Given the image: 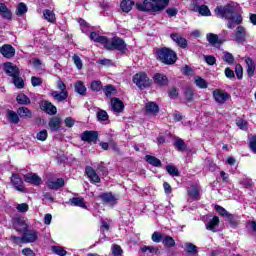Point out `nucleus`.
<instances>
[{"mask_svg":"<svg viewBox=\"0 0 256 256\" xmlns=\"http://www.w3.org/2000/svg\"><path fill=\"white\" fill-rule=\"evenodd\" d=\"M215 15L220 19H227L228 29H235L237 25L243 23V17L237 13V4L230 3L225 6H217L215 8Z\"/></svg>","mask_w":256,"mask_h":256,"instance_id":"obj_1","label":"nucleus"},{"mask_svg":"<svg viewBox=\"0 0 256 256\" xmlns=\"http://www.w3.org/2000/svg\"><path fill=\"white\" fill-rule=\"evenodd\" d=\"M169 5V0H144L143 4H137L140 11H161Z\"/></svg>","mask_w":256,"mask_h":256,"instance_id":"obj_2","label":"nucleus"},{"mask_svg":"<svg viewBox=\"0 0 256 256\" xmlns=\"http://www.w3.org/2000/svg\"><path fill=\"white\" fill-rule=\"evenodd\" d=\"M156 55L164 65H174L177 61V54L169 48L158 49Z\"/></svg>","mask_w":256,"mask_h":256,"instance_id":"obj_3","label":"nucleus"},{"mask_svg":"<svg viewBox=\"0 0 256 256\" xmlns=\"http://www.w3.org/2000/svg\"><path fill=\"white\" fill-rule=\"evenodd\" d=\"M105 49H107L108 51L116 50L120 51V53H125V51H127V44L125 43L124 39L114 37L111 40H107Z\"/></svg>","mask_w":256,"mask_h":256,"instance_id":"obj_4","label":"nucleus"},{"mask_svg":"<svg viewBox=\"0 0 256 256\" xmlns=\"http://www.w3.org/2000/svg\"><path fill=\"white\" fill-rule=\"evenodd\" d=\"M57 89H59L61 92L58 91H51L50 95L55 99V101H58V103H63V101L67 100V97H69V92H67V86L63 81L58 80L57 81Z\"/></svg>","mask_w":256,"mask_h":256,"instance_id":"obj_5","label":"nucleus"},{"mask_svg":"<svg viewBox=\"0 0 256 256\" xmlns=\"http://www.w3.org/2000/svg\"><path fill=\"white\" fill-rule=\"evenodd\" d=\"M13 229L18 233H25L29 229V224H27V218L16 217L12 220Z\"/></svg>","mask_w":256,"mask_h":256,"instance_id":"obj_6","label":"nucleus"},{"mask_svg":"<svg viewBox=\"0 0 256 256\" xmlns=\"http://www.w3.org/2000/svg\"><path fill=\"white\" fill-rule=\"evenodd\" d=\"M133 83H135V85H137L139 89H146V87H149V85H151V81L145 73H138L134 75Z\"/></svg>","mask_w":256,"mask_h":256,"instance_id":"obj_7","label":"nucleus"},{"mask_svg":"<svg viewBox=\"0 0 256 256\" xmlns=\"http://www.w3.org/2000/svg\"><path fill=\"white\" fill-rule=\"evenodd\" d=\"M13 239L15 240H19L21 239V241L23 243H35V241H37V239H39V232L35 231V230H26L23 232L22 237H14Z\"/></svg>","mask_w":256,"mask_h":256,"instance_id":"obj_8","label":"nucleus"},{"mask_svg":"<svg viewBox=\"0 0 256 256\" xmlns=\"http://www.w3.org/2000/svg\"><path fill=\"white\" fill-rule=\"evenodd\" d=\"M213 98L216 103H218L219 105H223L225 102L231 99V94L226 92L225 90L215 89L213 91Z\"/></svg>","mask_w":256,"mask_h":256,"instance_id":"obj_9","label":"nucleus"},{"mask_svg":"<svg viewBox=\"0 0 256 256\" xmlns=\"http://www.w3.org/2000/svg\"><path fill=\"white\" fill-rule=\"evenodd\" d=\"M100 199L104 203V205H108V207H115L117 205V202L119 201V198L117 196L113 195V193H103L99 195Z\"/></svg>","mask_w":256,"mask_h":256,"instance_id":"obj_10","label":"nucleus"},{"mask_svg":"<svg viewBox=\"0 0 256 256\" xmlns=\"http://www.w3.org/2000/svg\"><path fill=\"white\" fill-rule=\"evenodd\" d=\"M81 141H85L86 143H97L99 139V133L97 131H89L86 130L81 134Z\"/></svg>","mask_w":256,"mask_h":256,"instance_id":"obj_11","label":"nucleus"},{"mask_svg":"<svg viewBox=\"0 0 256 256\" xmlns=\"http://www.w3.org/2000/svg\"><path fill=\"white\" fill-rule=\"evenodd\" d=\"M4 71L6 75H8V77H12V79L14 77H19L20 75L19 68L11 62L4 63Z\"/></svg>","mask_w":256,"mask_h":256,"instance_id":"obj_12","label":"nucleus"},{"mask_svg":"<svg viewBox=\"0 0 256 256\" xmlns=\"http://www.w3.org/2000/svg\"><path fill=\"white\" fill-rule=\"evenodd\" d=\"M24 181L25 183H30V185H36V186H39L43 183V179H41V177H39V175L35 173L25 174Z\"/></svg>","mask_w":256,"mask_h":256,"instance_id":"obj_13","label":"nucleus"},{"mask_svg":"<svg viewBox=\"0 0 256 256\" xmlns=\"http://www.w3.org/2000/svg\"><path fill=\"white\" fill-rule=\"evenodd\" d=\"M85 174L87 175L88 179H90V182L101 183V177H99V174H97V171H95V169H93V167L86 166Z\"/></svg>","mask_w":256,"mask_h":256,"instance_id":"obj_14","label":"nucleus"},{"mask_svg":"<svg viewBox=\"0 0 256 256\" xmlns=\"http://www.w3.org/2000/svg\"><path fill=\"white\" fill-rule=\"evenodd\" d=\"M61 125H63V120L59 116H54L49 120L48 127H50V131L57 133L61 129Z\"/></svg>","mask_w":256,"mask_h":256,"instance_id":"obj_15","label":"nucleus"},{"mask_svg":"<svg viewBox=\"0 0 256 256\" xmlns=\"http://www.w3.org/2000/svg\"><path fill=\"white\" fill-rule=\"evenodd\" d=\"M246 38H247V30H245V27L238 26L236 28L234 41H236V43L243 44Z\"/></svg>","mask_w":256,"mask_h":256,"instance_id":"obj_16","label":"nucleus"},{"mask_svg":"<svg viewBox=\"0 0 256 256\" xmlns=\"http://www.w3.org/2000/svg\"><path fill=\"white\" fill-rule=\"evenodd\" d=\"M40 108L48 115H57V107H55V105L49 101H43L40 104Z\"/></svg>","mask_w":256,"mask_h":256,"instance_id":"obj_17","label":"nucleus"},{"mask_svg":"<svg viewBox=\"0 0 256 256\" xmlns=\"http://www.w3.org/2000/svg\"><path fill=\"white\" fill-rule=\"evenodd\" d=\"M46 185L53 191H59L61 187L65 186V180L63 178H58L57 180H48L46 181Z\"/></svg>","mask_w":256,"mask_h":256,"instance_id":"obj_18","label":"nucleus"},{"mask_svg":"<svg viewBox=\"0 0 256 256\" xmlns=\"http://www.w3.org/2000/svg\"><path fill=\"white\" fill-rule=\"evenodd\" d=\"M0 53L5 57L6 59H11L15 57V49L13 46L9 44H5L0 48Z\"/></svg>","mask_w":256,"mask_h":256,"instance_id":"obj_19","label":"nucleus"},{"mask_svg":"<svg viewBox=\"0 0 256 256\" xmlns=\"http://www.w3.org/2000/svg\"><path fill=\"white\" fill-rule=\"evenodd\" d=\"M11 181L16 191H19L20 193H25V186H23V179H21L19 175L13 174Z\"/></svg>","mask_w":256,"mask_h":256,"instance_id":"obj_20","label":"nucleus"},{"mask_svg":"<svg viewBox=\"0 0 256 256\" xmlns=\"http://www.w3.org/2000/svg\"><path fill=\"white\" fill-rule=\"evenodd\" d=\"M155 85H159V87H165L169 83L167 76L165 74L156 73L153 77Z\"/></svg>","mask_w":256,"mask_h":256,"instance_id":"obj_21","label":"nucleus"},{"mask_svg":"<svg viewBox=\"0 0 256 256\" xmlns=\"http://www.w3.org/2000/svg\"><path fill=\"white\" fill-rule=\"evenodd\" d=\"M90 39H91V41H94V43H100L104 47H106L107 41H108L107 37L101 36L97 32H91L90 33Z\"/></svg>","mask_w":256,"mask_h":256,"instance_id":"obj_22","label":"nucleus"},{"mask_svg":"<svg viewBox=\"0 0 256 256\" xmlns=\"http://www.w3.org/2000/svg\"><path fill=\"white\" fill-rule=\"evenodd\" d=\"M200 191L201 189L199 188V186L196 185H193L190 188H188L187 193L189 199H191L192 201H198Z\"/></svg>","mask_w":256,"mask_h":256,"instance_id":"obj_23","label":"nucleus"},{"mask_svg":"<svg viewBox=\"0 0 256 256\" xmlns=\"http://www.w3.org/2000/svg\"><path fill=\"white\" fill-rule=\"evenodd\" d=\"M111 107L112 111L114 113H122L125 105H123V102L119 100L118 98H112L111 99Z\"/></svg>","mask_w":256,"mask_h":256,"instance_id":"obj_24","label":"nucleus"},{"mask_svg":"<svg viewBox=\"0 0 256 256\" xmlns=\"http://www.w3.org/2000/svg\"><path fill=\"white\" fill-rule=\"evenodd\" d=\"M171 39L179 45V47H182V49H187V39L183 38L181 34H171Z\"/></svg>","mask_w":256,"mask_h":256,"instance_id":"obj_25","label":"nucleus"},{"mask_svg":"<svg viewBox=\"0 0 256 256\" xmlns=\"http://www.w3.org/2000/svg\"><path fill=\"white\" fill-rule=\"evenodd\" d=\"M219 218L217 216H214L207 224L206 229L208 231H212V233H215L217 231V227H219Z\"/></svg>","mask_w":256,"mask_h":256,"instance_id":"obj_26","label":"nucleus"},{"mask_svg":"<svg viewBox=\"0 0 256 256\" xmlns=\"http://www.w3.org/2000/svg\"><path fill=\"white\" fill-rule=\"evenodd\" d=\"M0 15L3 19L7 20H11L13 17L11 10H9V8H7V6L4 3H0Z\"/></svg>","mask_w":256,"mask_h":256,"instance_id":"obj_27","label":"nucleus"},{"mask_svg":"<svg viewBox=\"0 0 256 256\" xmlns=\"http://www.w3.org/2000/svg\"><path fill=\"white\" fill-rule=\"evenodd\" d=\"M145 109L147 113H150V115H157V113H159V105L155 102L146 103Z\"/></svg>","mask_w":256,"mask_h":256,"instance_id":"obj_28","label":"nucleus"},{"mask_svg":"<svg viewBox=\"0 0 256 256\" xmlns=\"http://www.w3.org/2000/svg\"><path fill=\"white\" fill-rule=\"evenodd\" d=\"M43 17L46 21H48V23H55V21H57V18L55 17V12L50 9H45L43 11Z\"/></svg>","mask_w":256,"mask_h":256,"instance_id":"obj_29","label":"nucleus"},{"mask_svg":"<svg viewBox=\"0 0 256 256\" xmlns=\"http://www.w3.org/2000/svg\"><path fill=\"white\" fill-rule=\"evenodd\" d=\"M206 39L208 41V43H210V45H221V43H223V41H221L219 39V36L217 34L214 33H208L206 35Z\"/></svg>","mask_w":256,"mask_h":256,"instance_id":"obj_30","label":"nucleus"},{"mask_svg":"<svg viewBox=\"0 0 256 256\" xmlns=\"http://www.w3.org/2000/svg\"><path fill=\"white\" fill-rule=\"evenodd\" d=\"M245 61H246L248 77H253V75H255V62H253V59L251 58H246Z\"/></svg>","mask_w":256,"mask_h":256,"instance_id":"obj_31","label":"nucleus"},{"mask_svg":"<svg viewBox=\"0 0 256 256\" xmlns=\"http://www.w3.org/2000/svg\"><path fill=\"white\" fill-rule=\"evenodd\" d=\"M133 5H135V2L132 0H123L120 7L124 13H129L133 9Z\"/></svg>","mask_w":256,"mask_h":256,"instance_id":"obj_32","label":"nucleus"},{"mask_svg":"<svg viewBox=\"0 0 256 256\" xmlns=\"http://www.w3.org/2000/svg\"><path fill=\"white\" fill-rule=\"evenodd\" d=\"M70 205H72L73 207H82V209H85L87 207L85 205V200L80 197L71 198Z\"/></svg>","mask_w":256,"mask_h":256,"instance_id":"obj_33","label":"nucleus"},{"mask_svg":"<svg viewBox=\"0 0 256 256\" xmlns=\"http://www.w3.org/2000/svg\"><path fill=\"white\" fill-rule=\"evenodd\" d=\"M184 97L188 103H191L195 99V91L191 87L184 88Z\"/></svg>","mask_w":256,"mask_h":256,"instance_id":"obj_34","label":"nucleus"},{"mask_svg":"<svg viewBox=\"0 0 256 256\" xmlns=\"http://www.w3.org/2000/svg\"><path fill=\"white\" fill-rule=\"evenodd\" d=\"M145 161L149 163V165H152L153 167H161V160H159L157 157L152 155H146Z\"/></svg>","mask_w":256,"mask_h":256,"instance_id":"obj_35","label":"nucleus"},{"mask_svg":"<svg viewBox=\"0 0 256 256\" xmlns=\"http://www.w3.org/2000/svg\"><path fill=\"white\" fill-rule=\"evenodd\" d=\"M17 113L19 117L22 118L28 117V119H31L33 117V113H31V110H29L27 107L18 108Z\"/></svg>","mask_w":256,"mask_h":256,"instance_id":"obj_36","label":"nucleus"},{"mask_svg":"<svg viewBox=\"0 0 256 256\" xmlns=\"http://www.w3.org/2000/svg\"><path fill=\"white\" fill-rule=\"evenodd\" d=\"M194 83L196 86L199 87V89H207V87H209V83H207V80L201 78V76H196L194 78Z\"/></svg>","mask_w":256,"mask_h":256,"instance_id":"obj_37","label":"nucleus"},{"mask_svg":"<svg viewBox=\"0 0 256 256\" xmlns=\"http://www.w3.org/2000/svg\"><path fill=\"white\" fill-rule=\"evenodd\" d=\"M16 101L19 105H31V99L25 94H18Z\"/></svg>","mask_w":256,"mask_h":256,"instance_id":"obj_38","label":"nucleus"},{"mask_svg":"<svg viewBox=\"0 0 256 256\" xmlns=\"http://www.w3.org/2000/svg\"><path fill=\"white\" fill-rule=\"evenodd\" d=\"M7 117L11 123L17 125L19 123V114L12 110H7Z\"/></svg>","mask_w":256,"mask_h":256,"instance_id":"obj_39","label":"nucleus"},{"mask_svg":"<svg viewBox=\"0 0 256 256\" xmlns=\"http://www.w3.org/2000/svg\"><path fill=\"white\" fill-rule=\"evenodd\" d=\"M162 243L164 245V247H166L167 249H171V247H175V239H173V237L171 236H165L162 239Z\"/></svg>","mask_w":256,"mask_h":256,"instance_id":"obj_40","label":"nucleus"},{"mask_svg":"<svg viewBox=\"0 0 256 256\" xmlns=\"http://www.w3.org/2000/svg\"><path fill=\"white\" fill-rule=\"evenodd\" d=\"M185 247V251L188 253V255H197L199 253L197 246H195L193 243H186Z\"/></svg>","mask_w":256,"mask_h":256,"instance_id":"obj_41","label":"nucleus"},{"mask_svg":"<svg viewBox=\"0 0 256 256\" xmlns=\"http://www.w3.org/2000/svg\"><path fill=\"white\" fill-rule=\"evenodd\" d=\"M75 91L79 95H85L87 93V87H85V84H83V82L78 81L75 84Z\"/></svg>","mask_w":256,"mask_h":256,"instance_id":"obj_42","label":"nucleus"},{"mask_svg":"<svg viewBox=\"0 0 256 256\" xmlns=\"http://www.w3.org/2000/svg\"><path fill=\"white\" fill-rule=\"evenodd\" d=\"M96 117H97L98 121H100V122L109 120V114H107V111H105L103 109H99V108L96 113Z\"/></svg>","mask_w":256,"mask_h":256,"instance_id":"obj_43","label":"nucleus"},{"mask_svg":"<svg viewBox=\"0 0 256 256\" xmlns=\"http://www.w3.org/2000/svg\"><path fill=\"white\" fill-rule=\"evenodd\" d=\"M198 13H200L203 17H211V10L207 5L198 6Z\"/></svg>","mask_w":256,"mask_h":256,"instance_id":"obj_44","label":"nucleus"},{"mask_svg":"<svg viewBox=\"0 0 256 256\" xmlns=\"http://www.w3.org/2000/svg\"><path fill=\"white\" fill-rule=\"evenodd\" d=\"M25 13H27V5H25V3H23V2H21L17 6L16 15H18V17H23V15H25Z\"/></svg>","mask_w":256,"mask_h":256,"instance_id":"obj_45","label":"nucleus"},{"mask_svg":"<svg viewBox=\"0 0 256 256\" xmlns=\"http://www.w3.org/2000/svg\"><path fill=\"white\" fill-rule=\"evenodd\" d=\"M236 125L242 131H247V127L249 126V123L246 120H244L243 118H238V119H236Z\"/></svg>","mask_w":256,"mask_h":256,"instance_id":"obj_46","label":"nucleus"},{"mask_svg":"<svg viewBox=\"0 0 256 256\" xmlns=\"http://www.w3.org/2000/svg\"><path fill=\"white\" fill-rule=\"evenodd\" d=\"M13 79V83L15 85V87H17V89H23V87H25V82L23 81V78L19 77V76H14Z\"/></svg>","mask_w":256,"mask_h":256,"instance_id":"obj_47","label":"nucleus"},{"mask_svg":"<svg viewBox=\"0 0 256 256\" xmlns=\"http://www.w3.org/2000/svg\"><path fill=\"white\" fill-rule=\"evenodd\" d=\"M174 145L176 149H178V151H185V149H187V145L185 144L183 139H180V138L176 139Z\"/></svg>","mask_w":256,"mask_h":256,"instance_id":"obj_48","label":"nucleus"},{"mask_svg":"<svg viewBox=\"0 0 256 256\" xmlns=\"http://www.w3.org/2000/svg\"><path fill=\"white\" fill-rule=\"evenodd\" d=\"M111 251H112V255L113 256H121L123 255V249L121 248V246L114 244L111 247Z\"/></svg>","mask_w":256,"mask_h":256,"instance_id":"obj_49","label":"nucleus"},{"mask_svg":"<svg viewBox=\"0 0 256 256\" xmlns=\"http://www.w3.org/2000/svg\"><path fill=\"white\" fill-rule=\"evenodd\" d=\"M52 251L53 253H55V255H59V256L67 255V251L63 249V247L61 246H52Z\"/></svg>","mask_w":256,"mask_h":256,"instance_id":"obj_50","label":"nucleus"},{"mask_svg":"<svg viewBox=\"0 0 256 256\" xmlns=\"http://www.w3.org/2000/svg\"><path fill=\"white\" fill-rule=\"evenodd\" d=\"M166 171L169 175H172V177H179V170L175 166H166Z\"/></svg>","mask_w":256,"mask_h":256,"instance_id":"obj_51","label":"nucleus"},{"mask_svg":"<svg viewBox=\"0 0 256 256\" xmlns=\"http://www.w3.org/2000/svg\"><path fill=\"white\" fill-rule=\"evenodd\" d=\"M223 61H225V63H228V65H233V63H235V57H233V54L226 52L224 54Z\"/></svg>","mask_w":256,"mask_h":256,"instance_id":"obj_52","label":"nucleus"},{"mask_svg":"<svg viewBox=\"0 0 256 256\" xmlns=\"http://www.w3.org/2000/svg\"><path fill=\"white\" fill-rule=\"evenodd\" d=\"M78 23L80 24L82 33H89V23H87V21L79 19Z\"/></svg>","mask_w":256,"mask_h":256,"instance_id":"obj_53","label":"nucleus"},{"mask_svg":"<svg viewBox=\"0 0 256 256\" xmlns=\"http://www.w3.org/2000/svg\"><path fill=\"white\" fill-rule=\"evenodd\" d=\"M142 253H154L155 255H157V253H159V249L155 248L153 246H144L141 248Z\"/></svg>","mask_w":256,"mask_h":256,"instance_id":"obj_54","label":"nucleus"},{"mask_svg":"<svg viewBox=\"0 0 256 256\" xmlns=\"http://www.w3.org/2000/svg\"><path fill=\"white\" fill-rule=\"evenodd\" d=\"M204 61H206L207 65H215L217 63V59L213 55H205Z\"/></svg>","mask_w":256,"mask_h":256,"instance_id":"obj_55","label":"nucleus"},{"mask_svg":"<svg viewBox=\"0 0 256 256\" xmlns=\"http://www.w3.org/2000/svg\"><path fill=\"white\" fill-rule=\"evenodd\" d=\"M91 89L92 91H101L103 89V85L101 84V81H93L91 83Z\"/></svg>","mask_w":256,"mask_h":256,"instance_id":"obj_56","label":"nucleus"},{"mask_svg":"<svg viewBox=\"0 0 256 256\" xmlns=\"http://www.w3.org/2000/svg\"><path fill=\"white\" fill-rule=\"evenodd\" d=\"M104 93L106 97H111L112 95H115V87H113V85L106 86V88L104 89Z\"/></svg>","mask_w":256,"mask_h":256,"instance_id":"obj_57","label":"nucleus"},{"mask_svg":"<svg viewBox=\"0 0 256 256\" xmlns=\"http://www.w3.org/2000/svg\"><path fill=\"white\" fill-rule=\"evenodd\" d=\"M47 130H42L40 132L37 133L36 135V139H38V141H47Z\"/></svg>","mask_w":256,"mask_h":256,"instance_id":"obj_58","label":"nucleus"},{"mask_svg":"<svg viewBox=\"0 0 256 256\" xmlns=\"http://www.w3.org/2000/svg\"><path fill=\"white\" fill-rule=\"evenodd\" d=\"M72 59L77 69H83V61H81V58L77 56V54H75Z\"/></svg>","mask_w":256,"mask_h":256,"instance_id":"obj_59","label":"nucleus"},{"mask_svg":"<svg viewBox=\"0 0 256 256\" xmlns=\"http://www.w3.org/2000/svg\"><path fill=\"white\" fill-rule=\"evenodd\" d=\"M235 73H236L237 79H243V67L241 66V64L236 65Z\"/></svg>","mask_w":256,"mask_h":256,"instance_id":"obj_60","label":"nucleus"},{"mask_svg":"<svg viewBox=\"0 0 256 256\" xmlns=\"http://www.w3.org/2000/svg\"><path fill=\"white\" fill-rule=\"evenodd\" d=\"M225 217L229 221L231 227H237V221H235V216L233 214L228 212Z\"/></svg>","mask_w":256,"mask_h":256,"instance_id":"obj_61","label":"nucleus"},{"mask_svg":"<svg viewBox=\"0 0 256 256\" xmlns=\"http://www.w3.org/2000/svg\"><path fill=\"white\" fill-rule=\"evenodd\" d=\"M152 241H154V243H161V241H163V235L159 232H154L152 234Z\"/></svg>","mask_w":256,"mask_h":256,"instance_id":"obj_62","label":"nucleus"},{"mask_svg":"<svg viewBox=\"0 0 256 256\" xmlns=\"http://www.w3.org/2000/svg\"><path fill=\"white\" fill-rule=\"evenodd\" d=\"M249 148L256 154V135L252 136L249 140Z\"/></svg>","mask_w":256,"mask_h":256,"instance_id":"obj_63","label":"nucleus"},{"mask_svg":"<svg viewBox=\"0 0 256 256\" xmlns=\"http://www.w3.org/2000/svg\"><path fill=\"white\" fill-rule=\"evenodd\" d=\"M22 254L24 256H35V252L31 248H24Z\"/></svg>","mask_w":256,"mask_h":256,"instance_id":"obj_64","label":"nucleus"}]
</instances>
